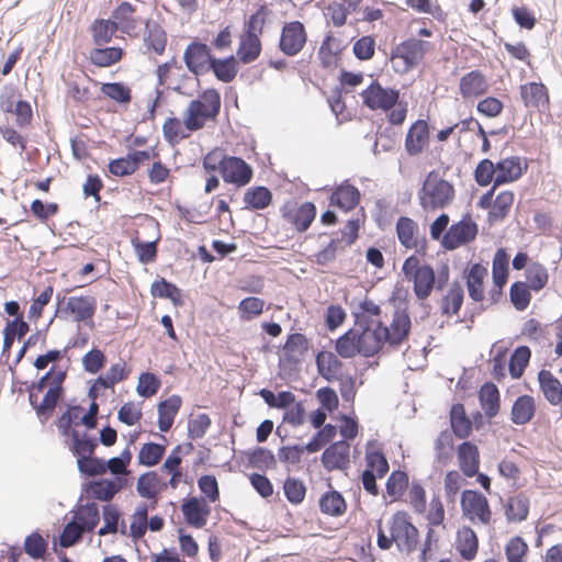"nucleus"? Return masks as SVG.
I'll use <instances>...</instances> for the list:
<instances>
[{
	"label": "nucleus",
	"instance_id": "obj_1",
	"mask_svg": "<svg viewBox=\"0 0 562 562\" xmlns=\"http://www.w3.org/2000/svg\"><path fill=\"white\" fill-rule=\"evenodd\" d=\"M454 195L453 184L439 178L435 170L428 172L418 191L420 206L426 212L447 207L453 201Z\"/></svg>",
	"mask_w": 562,
	"mask_h": 562
},
{
	"label": "nucleus",
	"instance_id": "obj_2",
	"mask_svg": "<svg viewBox=\"0 0 562 562\" xmlns=\"http://www.w3.org/2000/svg\"><path fill=\"white\" fill-rule=\"evenodd\" d=\"M97 310V300L93 296H70L68 299L57 295V307L54 317L66 318L72 315L74 321L78 323H87L93 317Z\"/></svg>",
	"mask_w": 562,
	"mask_h": 562
},
{
	"label": "nucleus",
	"instance_id": "obj_3",
	"mask_svg": "<svg viewBox=\"0 0 562 562\" xmlns=\"http://www.w3.org/2000/svg\"><path fill=\"white\" fill-rule=\"evenodd\" d=\"M430 48V42L411 37L395 45L391 50L390 58L392 60L396 58L402 59L403 68L400 72H407L419 65ZM395 70L398 71V69Z\"/></svg>",
	"mask_w": 562,
	"mask_h": 562
},
{
	"label": "nucleus",
	"instance_id": "obj_4",
	"mask_svg": "<svg viewBox=\"0 0 562 562\" xmlns=\"http://www.w3.org/2000/svg\"><path fill=\"white\" fill-rule=\"evenodd\" d=\"M362 103L371 111L382 110L389 112L398 104L400 90L384 88L378 80H373L361 93Z\"/></svg>",
	"mask_w": 562,
	"mask_h": 562
},
{
	"label": "nucleus",
	"instance_id": "obj_5",
	"mask_svg": "<svg viewBox=\"0 0 562 562\" xmlns=\"http://www.w3.org/2000/svg\"><path fill=\"white\" fill-rule=\"evenodd\" d=\"M392 539L401 552L412 553L418 543V529L412 524L407 513L397 512L391 526Z\"/></svg>",
	"mask_w": 562,
	"mask_h": 562
},
{
	"label": "nucleus",
	"instance_id": "obj_6",
	"mask_svg": "<svg viewBox=\"0 0 562 562\" xmlns=\"http://www.w3.org/2000/svg\"><path fill=\"white\" fill-rule=\"evenodd\" d=\"M212 58L214 55L211 47L200 40H193L186 47L183 61L187 69L195 76L196 87L200 86L199 77L209 72V64L212 63Z\"/></svg>",
	"mask_w": 562,
	"mask_h": 562
},
{
	"label": "nucleus",
	"instance_id": "obj_7",
	"mask_svg": "<svg viewBox=\"0 0 562 562\" xmlns=\"http://www.w3.org/2000/svg\"><path fill=\"white\" fill-rule=\"evenodd\" d=\"M477 235V224L471 220L470 214L452 224L441 239V246L446 250H454L475 239Z\"/></svg>",
	"mask_w": 562,
	"mask_h": 562
},
{
	"label": "nucleus",
	"instance_id": "obj_8",
	"mask_svg": "<svg viewBox=\"0 0 562 562\" xmlns=\"http://www.w3.org/2000/svg\"><path fill=\"white\" fill-rule=\"evenodd\" d=\"M460 505L463 516L471 521L477 518L484 525L490 522L492 512L487 498L481 492L464 490L461 494Z\"/></svg>",
	"mask_w": 562,
	"mask_h": 562
},
{
	"label": "nucleus",
	"instance_id": "obj_9",
	"mask_svg": "<svg viewBox=\"0 0 562 562\" xmlns=\"http://www.w3.org/2000/svg\"><path fill=\"white\" fill-rule=\"evenodd\" d=\"M307 41L305 26L300 21L283 24L279 40V49L289 57L297 55Z\"/></svg>",
	"mask_w": 562,
	"mask_h": 562
},
{
	"label": "nucleus",
	"instance_id": "obj_10",
	"mask_svg": "<svg viewBox=\"0 0 562 562\" xmlns=\"http://www.w3.org/2000/svg\"><path fill=\"white\" fill-rule=\"evenodd\" d=\"M67 378V373H59L54 378V381L48 386L46 393L44 394L43 400L37 406V417L44 424L46 423L54 414L55 408L65 397V386L64 382Z\"/></svg>",
	"mask_w": 562,
	"mask_h": 562
},
{
	"label": "nucleus",
	"instance_id": "obj_11",
	"mask_svg": "<svg viewBox=\"0 0 562 562\" xmlns=\"http://www.w3.org/2000/svg\"><path fill=\"white\" fill-rule=\"evenodd\" d=\"M221 176L226 183L241 188L251 181L254 170L243 158L228 155L222 167Z\"/></svg>",
	"mask_w": 562,
	"mask_h": 562
},
{
	"label": "nucleus",
	"instance_id": "obj_12",
	"mask_svg": "<svg viewBox=\"0 0 562 562\" xmlns=\"http://www.w3.org/2000/svg\"><path fill=\"white\" fill-rule=\"evenodd\" d=\"M127 484L125 475H117L114 479H99L87 482L83 486L88 497L97 501L109 502L116 493L123 490Z\"/></svg>",
	"mask_w": 562,
	"mask_h": 562
},
{
	"label": "nucleus",
	"instance_id": "obj_13",
	"mask_svg": "<svg viewBox=\"0 0 562 562\" xmlns=\"http://www.w3.org/2000/svg\"><path fill=\"white\" fill-rule=\"evenodd\" d=\"M181 512L184 521L196 529H201L206 525L211 514V507L202 497L191 496L183 499Z\"/></svg>",
	"mask_w": 562,
	"mask_h": 562
},
{
	"label": "nucleus",
	"instance_id": "obj_14",
	"mask_svg": "<svg viewBox=\"0 0 562 562\" xmlns=\"http://www.w3.org/2000/svg\"><path fill=\"white\" fill-rule=\"evenodd\" d=\"M350 445L345 440L331 442L322 453L323 467L331 472L334 470H346L349 467Z\"/></svg>",
	"mask_w": 562,
	"mask_h": 562
},
{
	"label": "nucleus",
	"instance_id": "obj_15",
	"mask_svg": "<svg viewBox=\"0 0 562 562\" xmlns=\"http://www.w3.org/2000/svg\"><path fill=\"white\" fill-rule=\"evenodd\" d=\"M360 199V190L351 184L349 180H345L331 189L329 205L336 206L344 212H349L357 207Z\"/></svg>",
	"mask_w": 562,
	"mask_h": 562
},
{
	"label": "nucleus",
	"instance_id": "obj_16",
	"mask_svg": "<svg viewBox=\"0 0 562 562\" xmlns=\"http://www.w3.org/2000/svg\"><path fill=\"white\" fill-rule=\"evenodd\" d=\"M497 175L494 179V188L518 180L528 168L527 162L521 166V158L512 156L501 159L495 164Z\"/></svg>",
	"mask_w": 562,
	"mask_h": 562
},
{
	"label": "nucleus",
	"instance_id": "obj_17",
	"mask_svg": "<svg viewBox=\"0 0 562 562\" xmlns=\"http://www.w3.org/2000/svg\"><path fill=\"white\" fill-rule=\"evenodd\" d=\"M429 125L425 120L415 121L408 128L405 137V149L409 156H417L429 144Z\"/></svg>",
	"mask_w": 562,
	"mask_h": 562
},
{
	"label": "nucleus",
	"instance_id": "obj_18",
	"mask_svg": "<svg viewBox=\"0 0 562 562\" xmlns=\"http://www.w3.org/2000/svg\"><path fill=\"white\" fill-rule=\"evenodd\" d=\"M363 340L361 334L350 328L336 339L335 350L344 359H350L357 355L364 357Z\"/></svg>",
	"mask_w": 562,
	"mask_h": 562
},
{
	"label": "nucleus",
	"instance_id": "obj_19",
	"mask_svg": "<svg viewBox=\"0 0 562 562\" xmlns=\"http://www.w3.org/2000/svg\"><path fill=\"white\" fill-rule=\"evenodd\" d=\"M216 116L211 114L201 100H192L184 112L183 125L188 131L196 132L203 128L207 121L215 120Z\"/></svg>",
	"mask_w": 562,
	"mask_h": 562
},
{
	"label": "nucleus",
	"instance_id": "obj_20",
	"mask_svg": "<svg viewBox=\"0 0 562 562\" xmlns=\"http://www.w3.org/2000/svg\"><path fill=\"white\" fill-rule=\"evenodd\" d=\"M460 470L467 477H473L480 467V452L476 445L471 441H463L457 450Z\"/></svg>",
	"mask_w": 562,
	"mask_h": 562
},
{
	"label": "nucleus",
	"instance_id": "obj_21",
	"mask_svg": "<svg viewBox=\"0 0 562 562\" xmlns=\"http://www.w3.org/2000/svg\"><path fill=\"white\" fill-rule=\"evenodd\" d=\"M464 279L469 296L475 302H482L484 299L483 281L487 274V269L476 262L464 270Z\"/></svg>",
	"mask_w": 562,
	"mask_h": 562
},
{
	"label": "nucleus",
	"instance_id": "obj_22",
	"mask_svg": "<svg viewBox=\"0 0 562 562\" xmlns=\"http://www.w3.org/2000/svg\"><path fill=\"white\" fill-rule=\"evenodd\" d=\"M520 97L526 108L544 109L549 105L547 87L541 82H528L520 87Z\"/></svg>",
	"mask_w": 562,
	"mask_h": 562
},
{
	"label": "nucleus",
	"instance_id": "obj_23",
	"mask_svg": "<svg viewBox=\"0 0 562 562\" xmlns=\"http://www.w3.org/2000/svg\"><path fill=\"white\" fill-rule=\"evenodd\" d=\"M182 400L179 395H171L158 404V428L161 432H168L181 408Z\"/></svg>",
	"mask_w": 562,
	"mask_h": 562
},
{
	"label": "nucleus",
	"instance_id": "obj_24",
	"mask_svg": "<svg viewBox=\"0 0 562 562\" xmlns=\"http://www.w3.org/2000/svg\"><path fill=\"white\" fill-rule=\"evenodd\" d=\"M536 414V402L531 395H519L510 411V420L517 426H522L532 420Z\"/></svg>",
	"mask_w": 562,
	"mask_h": 562
},
{
	"label": "nucleus",
	"instance_id": "obj_25",
	"mask_svg": "<svg viewBox=\"0 0 562 562\" xmlns=\"http://www.w3.org/2000/svg\"><path fill=\"white\" fill-rule=\"evenodd\" d=\"M315 362L318 374L328 382L338 379V372L341 370L342 361L331 351H318L315 356Z\"/></svg>",
	"mask_w": 562,
	"mask_h": 562
},
{
	"label": "nucleus",
	"instance_id": "obj_26",
	"mask_svg": "<svg viewBox=\"0 0 562 562\" xmlns=\"http://www.w3.org/2000/svg\"><path fill=\"white\" fill-rule=\"evenodd\" d=\"M538 382L544 398L551 405H559L562 403V383L549 370H540L538 372Z\"/></svg>",
	"mask_w": 562,
	"mask_h": 562
},
{
	"label": "nucleus",
	"instance_id": "obj_27",
	"mask_svg": "<svg viewBox=\"0 0 562 562\" xmlns=\"http://www.w3.org/2000/svg\"><path fill=\"white\" fill-rule=\"evenodd\" d=\"M167 488V483L161 480L156 471H148L143 473L136 483V491L143 498H156L161 492Z\"/></svg>",
	"mask_w": 562,
	"mask_h": 562
},
{
	"label": "nucleus",
	"instance_id": "obj_28",
	"mask_svg": "<svg viewBox=\"0 0 562 562\" xmlns=\"http://www.w3.org/2000/svg\"><path fill=\"white\" fill-rule=\"evenodd\" d=\"M144 44L147 50H153L157 55L165 52L167 33L158 22L151 20L145 22Z\"/></svg>",
	"mask_w": 562,
	"mask_h": 562
},
{
	"label": "nucleus",
	"instance_id": "obj_29",
	"mask_svg": "<svg viewBox=\"0 0 562 562\" xmlns=\"http://www.w3.org/2000/svg\"><path fill=\"white\" fill-rule=\"evenodd\" d=\"M238 70V60L235 55L225 58L214 56L212 63L209 64V71H212L215 78L224 83L232 82L236 78Z\"/></svg>",
	"mask_w": 562,
	"mask_h": 562
},
{
	"label": "nucleus",
	"instance_id": "obj_30",
	"mask_svg": "<svg viewBox=\"0 0 562 562\" xmlns=\"http://www.w3.org/2000/svg\"><path fill=\"white\" fill-rule=\"evenodd\" d=\"M411 281H413V290L416 297L420 301L426 300L431 294L436 283L434 268L428 263H424Z\"/></svg>",
	"mask_w": 562,
	"mask_h": 562
},
{
	"label": "nucleus",
	"instance_id": "obj_31",
	"mask_svg": "<svg viewBox=\"0 0 562 562\" xmlns=\"http://www.w3.org/2000/svg\"><path fill=\"white\" fill-rule=\"evenodd\" d=\"M479 401L486 417H495L501 408V394L496 384L485 382L479 391Z\"/></svg>",
	"mask_w": 562,
	"mask_h": 562
},
{
	"label": "nucleus",
	"instance_id": "obj_32",
	"mask_svg": "<svg viewBox=\"0 0 562 562\" xmlns=\"http://www.w3.org/2000/svg\"><path fill=\"white\" fill-rule=\"evenodd\" d=\"M460 93L463 98L479 97L488 89V83L480 70H472L460 79Z\"/></svg>",
	"mask_w": 562,
	"mask_h": 562
},
{
	"label": "nucleus",
	"instance_id": "obj_33",
	"mask_svg": "<svg viewBox=\"0 0 562 562\" xmlns=\"http://www.w3.org/2000/svg\"><path fill=\"white\" fill-rule=\"evenodd\" d=\"M450 427L459 439L468 438L472 432V420L467 416L464 405L456 403L450 408Z\"/></svg>",
	"mask_w": 562,
	"mask_h": 562
},
{
	"label": "nucleus",
	"instance_id": "obj_34",
	"mask_svg": "<svg viewBox=\"0 0 562 562\" xmlns=\"http://www.w3.org/2000/svg\"><path fill=\"white\" fill-rule=\"evenodd\" d=\"M136 7L131 2L123 1L112 11V21L117 25L122 33L131 34L137 25L134 18Z\"/></svg>",
	"mask_w": 562,
	"mask_h": 562
},
{
	"label": "nucleus",
	"instance_id": "obj_35",
	"mask_svg": "<svg viewBox=\"0 0 562 562\" xmlns=\"http://www.w3.org/2000/svg\"><path fill=\"white\" fill-rule=\"evenodd\" d=\"M67 437L71 440L69 450L77 459L94 454L98 448V439L87 432L71 431Z\"/></svg>",
	"mask_w": 562,
	"mask_h": 562
},
{
	"label": "nucleus",
	"instance_id": "obj_36",
	"mask_svg": "<svg viewBox=\"0 0 562 562\" xmlns=\"http://www.w3.org/2000/svg\"><path fill=\"white\" fill-rule=\"evenodd\" d=\"M245 209L260 211L272 203V192L265 186L248 188L244 193Z\"/></svg>",
	"mask_w": 562,
	"mask_h": 562
},
{
	"label": "nucleus",
	"instance_id": "obj_37",
	"mask_svg": "<svg viewBox=\"0 0 562 562\" xmlns=\"http://www.w3.org/2000/svg\"><path fill=\"white\" fill-rule=\"evenodd\" d=\"M479 539L470 527H462L457 532V550L464 560H473L477 553Z\"/></svg>",
	"mask_w": 562,
	"mask_h": 562
},
{
	"label": "nucleus",
	"instance_id": "obj_38",
	"mask_svg": "<svg viewBox=\"0 0 562 562\" xmlns=\"http://www.w3.org/2000/svg\"><path fill=\"white\" fill-rule=\"evenodd\" d=\"M150 294L154 297L170 300L175 306L183 304L181 289L162 277L151 283Z\"/></svg>",
	"mask_w": 562,
	"mask_h": 562
},
{
	"label": "nucleus",
	"instance_id": "obj_39",
	"mask_svg": "<svg viewBox=\"0 0 562 562\" xmlns=\"http://www.w3.org/2000/svg\"><path fill=\"white\" fill-rule=\"evenodd\" d=\"M389 336V327L382 322H378L376 326L368 333L363 340L364 358H371L378 355L384 347Z\"/></svg>",
	"mask_w": 562,
	"mask_h": 562
},
{
	"label": "nucleus",
	"instance_id": "obj_40",
	"mask_svg": "<svg viewBox=\"0 0 562 562\" xmlns=\"http://www.w3.org/2000/svg\"><path fill=\"white\" fill-rule=\"evenodd\" d=\"M319 509L323 514L333 517L342 516L347 509V503L342 494L336 490H330L322 494L318 501Z\"/></svg>",
	"mask_w": 562,
	"mask_h": 562
},
{
	"label": "nucleus",
	"instance_id": "obj_41",
	"mask_svg": "<svg viewBox=\"0 0 562 562\" xmlns=\"http://www.w3.org/2000/svg\"><path fill=\"white\" fill-rule=\"evenodd\" d=\"M317 214L316 205L313 202H304L301 204L293 214H285V217L291 222L299 233L306 232Z\"/></svg>",
	"mask_w": 562,
	"mask_h": 562
},
{
	"label": "nucleus",
	"instance_id": "obj_42",
	"mask_svg": "<svg viewBox=\"0 0 562 562\" xmlns=\"http://www.w3.org/2000/svg\"><path fill=\"white\" fill-rule=\"evenodd\" d=\"M310 344L305 335L301 333L290 334L283 345L284 358L290 363H299L300 356L308 350Z\"/></svg>",
	"mask_w": 562,
	"mask_h": 562
},
{
	"label": "nucleus",
	"instance_id": "obj_43",
	"mask_svg": "<svg viewBox=\"0 0 562 562\" xmlns=\"http://www.w3.org/2000/svg\"><path fill=\"white\" fill-rule=\"evenodd\" d=\"M464 301V291L460 282L451 283L447 294L441 299V314L451 316L459 313Z\"/></svg>",
	"mask_w": 562,
	"mask_h": 562
},
{
	"label": "nucleus",
	"instance_id": "obj_44",
	"mask_svg": "<svg viewBox=\"0 0 562 562\" xmlns=\"http://www.w3.org/2000/svg\"><path fill=\"white\" fill-rule=\"evenodd\" d=\"M74 518L82 528V532H92L100 522L99 507L93 502L86 503L78 508Z\"/></svg>",
	"mask_w": 562,
	"mask_h": 562
},
{
	"label": "nucleus",
	"instance_id": "obj_45",
	"mask_svg": "<svg viewBox=\"0 0 562 562\" xmlns=\"http://www.w3.org/2000/svg\"><path fill=\"white\" fill-rule=\"evenodd\" d=\"M509 276V255L505 248H498L493 257L492 279L496 286H505Z\"/></svg>",
	"mask_w": 562,
	"mask_h": 562
},
{
	"label": "nucleus",
	"instance_id": "obj_46",
	"mask_svg": "<svg viewBox=\"0 0 562 562\" xmlns=\"http://www.w3.org/2000/svg\"><path fill=\"white\" fill-rule=\"evenodd\" d=\"M261 41L259 37L240 35L239 47L236 50V59L247 65L255 61L261 53Z\"/></svg>",
	"mask_w": 562,
	"mask_h": 562
},
{
	"label": "nucleus",
	"instance_id": "obj_47",
	"mask_svg": "<svg viewBox=\"0 0 562 562\" xmlns=\"http://www.w3.org/2000/svg\"><path fill=\"white\" fill-rule=\"evenodd\" d=\"M529 513V498L519 493L510 497L505 506V515L510 522H521L527 519Z\"/></svg>",
	"mask_w": 562,
	"mask_h": 562
},
{
	"label": "nucleus",
	"instance_id": "obj_48",
	"mask_svg": "<svg viewBox=\"0 0 562 562\" xmlns=\"http://www.w3.org/2000/svg\"><path fill=\"white\" fill-rule=\"evenodd\" d=\"M123 57V49L121 47H97L92 48L89 53L91 63L98 67H110L119 63Z\"/></svg>",
	"mask_w": 562,
	"mask_h": 562
},
{
	"label": "nucleus",
	"instance_id": "obj_49",
	"mask_svg": "<svg viewBox=\"0 0 562 562\" xmlns=\"http://www.w3.org/2000/svg\"><path fill=\"white\" fill-rule=\"evenodd\" d=\"M513 191H502L494 200V204L488 212L487 220L490 224L503 221L509 213L514 203Z\"/></svg>",
	"mask_w": 562,
	"mask_h": 562
},
{
	"label": "nucleus",
	"instance_id": "obj_50",
	"mask_svg": "<svg viewBox=\"0 0 562 562\" xmlns=\"http://www.w3.org/2000/svg\"><path fill=\"white\" fill-rule=\"evenodd\" d=\"M246 453L248 465L262 472L277 467V459L273 452L265 447H256Z\"/></svg>",
	"mask_w": 562,
	"mask_h": 562
},
{
	"label": "nucleus",
	"instance_id": "obj_51",
	"mask_svg": "<svg viewBox=\"0 0 562 562\" xmlns=\"http://www.w3.org/2000/svg\"><path fill=\"white\" fill-rule=\"evenodd\" d=\"M271 11L266 4L260 5L257 11L249 15L245 21L244 31L241 35L259 37L263 33V27L267 23V18Z\"/></svg>",
	"mask_w": 562,
	"mask_h": 562
},
{
	"label": "nucleus",
	"instance_id": "obj_52",
	"mask_svg": "<svg viewBox=\"0 0 562 562\" xmlns=\"http://www.w3.org/2000/svg\"><path fill=\"white\" fill-rule=\"evenodd\" d=\"M48 550V541L40 531H33L25 537L23 551L34 560L45 559Z\"/></svg>",
	"mask_w": 562,
	"mask_h": 562
},
{
	"label": "nucleus",
	"instance_id": "obj_53",
	"mask_svg": "<svg viewBox=\"0 0 562 562\" xmlns=\"http://www.w3.org/2000/svg\"><path fill=\"white\" fill-rule=\"evenodd\" d=\"M530 358L531 350L528 346H518L515 348L508 363L509 374L513 379H519L524 374Z\"/></svg>",
	"mask_w": 562,
	"mask_h": 562
},
{
	"label": "nucleus",
	"instance_id": "obj_54",
	"mask_svg": "<svg viewBox=\"0 0 562 562\" xmlns=\"http://www.w3.org/2000/svg\"><path fill=\"white\" fill-rule=\"evenodd\" d=\"M92 38L95 45L102 46L111 42L112 36L116 31H120L117 25L111 20L97 19L90 26Z\"/></svg>",
	"mask_w": 562,
	"mask_h": 562
},
{
	"label": "nucleus",
	"instance_id": "obj_55",
	"mask_svg": "<svg viewBox=\"0 0 562 562\" xmlns=\"http://www.w3.org/2000/svg\"><path fill=\"white\" fill-rule=\"evenodd\" d=\"M83 411L81 405L67 406V409L56 422V426L61 436H68L71 431H77L74 427L79 425L80 415Z\"/></svg>",
	"mask_w": 562,
	"mask_h": 562
},
{
	"label": "nucleus",
	"instance_id": "obj_56",
	"mask_svg": "<svg viewBox=\"0 0 562 562\" xmlns=\"http://www.w3.org/2000/svg\"><path fill=\"white\" fill-rule=\"evenodd\" d=\"M531 289L527 282L515 281L509 288V300L513 306L519 311H525L531 301Z\"/></svg>",
	"mask_w": 562,
	"mask_h": 562
},
{
	"label": "nucleus",
	"instance_id": "obj_57",
	"mask_svg": "<svg viewBox=\"0 0 562 562\" xmlns=\"http://www.w3.org/2000/svg\"><path fill=\"white\" fill-rule=\"evenodd\" d=\"M166 447L157 442H146L138 452V463L148 468L155 467L165 456Z\"/></svg>",
	"mask_w": 562,
	"mask_h": 562
},
{
	"label": "nucleus",
	"instance_id": "obj_58",
	"mask_svg": "<svg viewBox=\"0 0 562 562\" xmlns=\"http://www.w3.org/2000/svg\"><path fill=\"white\" fill-rule=\"evenodd\" d=\"M336 435L337 427L333 424H325L323 427L318 428L312 439L304 445V449H306L308 453L317 452L327 443L331 442Z\"/></svg>",
	"mask_w": 562,
	"mask_h": 562
},
{
	"label": "nucleus",
	"instance_id": "obj_59",
	"mask_svg": "<svg viewBox=\"0 0 562 562\" xmlns=\"http://www.w3.org/2000/svg\"><path fill=\"white\" fill-rule=\"evenodd\" d=\"M525 277L529 288L535 292L544 289L549 280L547 268L539 262H531L526 268Z\"/></svg>",
	"mask_w": 562,
	"mask_h": 562
},
{
	"label": "nucleus",
	"instance_id": "obj_60",
	"mask_svg": "<svg viewBox=\"0 0 562 562\" xmlns=\"http://www.w3.org/2000/svg\"><path fill=\"white\" fill-rule=\"evenodd\" d=\"M160 236L150 241H143L137 237L132 239V245L135 254L137 255V259L140 263L147 265L154 262L157 258L158 254V241Z\"/></svg>",
	"mask_w": 562,
	"mask_h": 562
},
{
	"label": "nucleus",
	"instance_id": "obj_61",
	"mask_svg": "<svg viewBox=\"0 0 562 562\" xmlns=\"http://www.w3.org/2000/svg\"><path fill=\"white\" fill-rule=\"evenodd\" d=\"M101 92L120 104H128L132 101V90L124 82H104Z\"/></svg>",
	"mask_w": 562,
	"mask_h": 562
},
{
	"label": "nucleus",
	"instance_id": "obj_62",
	"mask_svg": "<svg viewBox=\"0 0 562 562\" xmlns=\"http://www.w3.org/2000/svg\"><path fill=\"white\" fill-rule=\"evenodd\" d=\"M417 225L416 223L407 217V216H401L396 222V234L400 243L406 247L412 248L416 246V243L414 240V233Z\"/></svg>",
	"mask_w": 562,
	"mask_h": 562
},
{
	"label": "nucleus",
	"instance_id": "obj_63",
	"mask_svg": "<svg viewBox=\"0 0 562 562\" xmlns=\"http://www.w3.org/2000/svg\"><path fill=\"white\" fill-rule=\"evenodd\" d=\"M284 495L292 505H300L306 495V486L295 477H286L283 483Z\"/></svg>",
	"mask_w": 562,
	"mask_h": 562
},
{
	"label": "nucleus",
	"instance_id": "obj_64",
	"mask_svg": "<svg viewBox=\"0 0 562 562\" xmlns=\"http://www.w3.org/2000/svg\"><path fill=\"white\" fill-rule=\"evenodd\" d=\"M409 479L406 472L393 471L386 481V493L394 499L401 497L408 487Z\"/></svg>",
	"mask_w": 562,
	"mask_h": 562
}]
</instances>
